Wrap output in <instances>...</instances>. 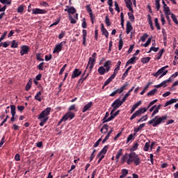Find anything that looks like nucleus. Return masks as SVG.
<instances>
[{"label": "nucleus", "mask_w": 178, "mask_h": 178, "mask_svg": "<svg viewBox=\"0 0 178 178\" xmlns=\"http://www.w3.org/2000/svg\"><path fill=\"white\" fill-rule=\"evenodd\" d=\"M49 113H51V107H47L38 115V120H40V126H41V127H44V124L48 122Z\"/></svg>", "instance_id": "obj_1"}, {"label": "nucleus", "mask_w": 178, "mask_h": 178, "mask_svg": "<svg viewBox=\"0 0 178 178\" xmlns=\"http://www.w3.org/2000/svg\"><path fill=\"white\" fill-rule=\"evenodd\" d=\"M166 120H168V115H165L161 117L156 115L148 122V124H152L153 127H156V126H159V124L165 123Z\"/></svg>", "instance_id": "obj_2"}, {"label": "nucleus", "mask_w": 178, "mask_h": 178, "mask_svg": "<svg viewBox=\"0 0 178 178\" xmlns=\"http://www.w3.org/2000/svg\"><path fill=\"white\" fill-rule=\"evenodd\" d=\"M133 162L135 163L136 166H138L141 163V159L138 156L136 152H131L129 154V158L127 161V165H131Z\"/></svg>", "instance_id": "obj_3"}, {"label": "nucleus", "mask_w": 178, "mask_h": 178, "mask_svg": "<svg viewBox=\"0 0 178 178\" xmlns=\"http://www.w3.org/2000/svg\"><path fill=\"white\" fill-rule=\"evenodd\" d=\"M147 112V108H140L138 110H137L130 118V120H133L134 119H136V118H139L141 115L143 113H145Z\"/></svg>", "instance_id": "obj_4"}, {"label": "nucleus", "mask_w": 178, "mask_h": 178, "mask_svg": "<svg viewBox=\"0 0 178 178\" xmlns=\"http://www.w3.org/2000/svg\"><path fill=\"white\" fill-rule=\"evenodd\" d=\"M122 105H123V102L120 99H116L113 103L111 104V106L113 108L112 109V112H115V111H116V109L120 108V106H122Z\"/></svg>", "instance_id": "obj_5"}, {"label": "nucleus", "mask_w": 178, "mask_h": 178, "mask_svg": "<svg viewBox=\"0 0 178 178\" xmlns=\"http://www.w3.org/2000/svg\"><path fill=\"white\" fill-rule=\"evenodd\" d=\"M166 74H168V70L164 71L163 68H161L155 74H153V76L154 77H158V76H159V79H162V77L166 76Z\"/></svg>", "instance_id": "obj_6"}, {"label": "nucleus", "mask_w": 178, "mask_h": 178, "mask_svg": "<svg viewBox=\"0 0 178 178\" xmlns=\"http://www.w3.org/2000/svg\"><path fill=\"white\" fill-rule=\"evenodd\" d=\"M64 44H66V41H63L60 44H56L53 51V54H59V52L62 51Z\"/></svg>", "instance_id": "obj_7"}, {"label": "nucleus", "mask_w": 178, "mask_h": 178, "mask_svg": "<svg viewBox=\"0 0 178 178\" xmlns=\"http://www.w3.org/2000/svg\"><path fill=\"white\" fill-rule=\"evenodd\" d=\"M47 11L41 8H33L32 9V15H45Z\"/></svg>", "instance_id": "obj_8"}, {"label": "nucleus", "mask_w": 178, "mask_h": 178, "mask_svg": "<svg viewBox=\"0 0 178 178\" xmlns=\"http://www.w3.org/2000/svg\"><path fill=\"white\" fill-rule=\"evenodd\" d=\"M29 49H30V47H29V46L22 45L21 47V51H20L21 56H24V55H27V54H29Z\"/></svg>", "instance_id": "obj_9"}, {"label": "nucleus", "mask_w": 178, "mask_h": 178, "mask_svg": "<svg viewBox=\"0 0 178 178\" xmlns=\"http://www.w3.org/2000/svg\"><path fill=\"white\" fill-rule=\"evenodd\" d=\"M74 113L70 112L69 111L68 113H67L64 116H63V119H65V122L66 120L70 119V120H72V119L74 118Z\"/></svg>", "instance_id": "obj_10"}, {"label": "nucleus", "mask_w": 178, "mask_h": 178, "mask_svg": "<svg viewBox=\"0 0 178 178\" xmlns=\"http://www.w3.org/2000/svg\"><path fill=\"white\" fill-rule=\"evenodd\" d=\"M101 31L102 33V35H105L106 38H109V32H108V30L105 29L104 24H101Z\"/></svg>", "instance_id": "obj_11"}, {"label": "nucleus", "mask_w": 178, "mask_h": 178, "mask_svg": "<svg viewBox=\"0 0 178 178\" xmlns=\"http://www.w3.org/2000/svg\"><path fill=\"white\" fill-rule=\"evenodd\" d=\"M137 60H138V58L134 56L132 58H131L129 60H128V61L126 63L125 67H127V66H129V65H134V63H136Z\"/></svg>", "instance_id": "obj_12"}, {"label": "nucleus", "mask_w": 178, "mask_h": 178, "mask_svg": "<svg viewBox=\"0 0 178 178\" xmlns=\"http://www.w3.org/2000/svg\"><path fill=\"white\" fill-rule=\"evenodd\" d=\"M126 27H127V29H126L127 34H130V33L133 30V26H131V23L130 22V21L127 22Z\"/></svg>", "instance_id": "obj_13"}, {"label": "nucleus", "mask_w": 178, "mask_h": 178, "mask_svg": "<svg viewBox=\"0 0 178 178\" xmlns=\"http://www.w3.org/2000/svg\"><path fill=\"white\" fill-rule=\"evenodd\" d=\"M91 106H92V102H90L89 103L86 104L82 109L83 113H86L87 111H90V108H91Z\"/></svg>", "instance_id": "obj_14"}, {"label": "nucleus", "mask_w": 178, "mask_h": 178, "mask_svg": "<svg viewBox=\"0 0 178 178\" xmlns=\"http://www.w3.org/2000/svg\"><path fill=\"white\" fill-rule=\"evenodd\" d=\"M81 74V71L79 69H75L72 74V79H76V77H79Z\"/></svg>", "instance_id": "obj_15"}, {"label": "nucleus", "mask_w": 178, "mask_h": 178, "mask_svg": "<svg viewBox=\"0 0 178 178\" xmlns=\"http://www.w3.org/2000/svg\"><path fill=\"white\" fill-rule=\"evenodd\" d=\"M65 12H67L69 15H74V13H76L77 10H76V8H74V7L72 6L68 8H65Z\"/></svg>", "instance_id": "obj_16"}, {"label": "nucleus", "mask_w": 178, "mask_h": 178, "mask_svg": "<svg viewBox=\"0 0 178 178\" xmlns=\"http://www.w3.org/2000/svg\"><path fill=\"white\" fill-rule=\"evenodd\" d=\"M86 73H87V70H85L83 74L81 75V78L79 80V83H81V84H83L86 80H87V76H86Z\"/></svg>", "instance_id": "obj_17"}, {"label": "nucleus", "mask_w": 178, "mask_h": 178, "mask_svg": "<svg viewBox=\"0 0 178 178\" xmlns=\"http://www.w3.org/2000/svg\"><path fill=\"white\" fill-rule=\"evenodd\" d=\"M97 61V60H95V58H92V57H90L88 62V65L86 66V70H87V69H88V66H90V65H95V62Z\"/></svg>", "instance_id": "obj_18"}, {"label": "nucleus", "mask_w": 178, "mask_h": 178, "mask_svg": "<svg viewBox=\"0 0 178 178\" xmlns=\"http://www.w3.org/2000/svg\"><path fill=\"white\" fill-rule=\"evenodd\" d=\"M178 99H171L168 102H167L164 104V108H166V106H169V105H172V104H176L177 102Z\"/></svg>", "instance_id": "obj_19"}, {"label": "nucleus", "mask_w": 178, "mask_h": 178, "mask_svg": "<svg viewBox=\"0 0 178 178\" xmlns=\"http://www.w3.org/2000/svg\"><path fill=\"white\" fill-rule=\"evenodd\" d=\"M31 86H33V79H30L26 85V87H25L26 91H30V88H31Z\"/></svg>", "instance_id": "obj_20"}, {"label": "nucleus", "mask_w": 178, "mask_h": 178, "mask_svg": "<svg viewBox=\"0 0 178 178\" xmlns=\"http://www.w3.org/2000/svg\"><path fill=\"white\" fill-rule=\"evenodd\" d=\"M97 72H98L99 74H100V76H104V74H105V73H106V70L103 66H101L98 68Z\"/></svg>", "instance_id": "obj_21"}, {"label": "nucleus", "mask_w": 178, "mask_h": 178, "mask_svg": "<svg viewBox=\"0 0 178 178\" xmlns=\"http://www.w3.org/2000/svg\"><path fill=\"white\" fill-rule=\"evenodd\" d=\"M41 95H42V93L41 92V91H39L35 96V101L41 102V101H42V97H41Z\"/></svg>", "instance_id": "obj_22"}, {"label": "nucleus", "mask_w": 178, "mask_h": 178, "mask_svg": "<svg viewBox=\"0 0 178 178\" xmlns=\"http://www.w3.org/2000/svg\"><path fill=\"white\" fill-rule=\"evenodd\" d=\"M108 127H109L108 124H104L100 130L101 133L106 134V133H108Z\"/></svg>", "instance_id": "obj_23"}, {"label": "nucleus", "mask_w": 178, "mask_h": 178, "mask_svg": "<svg viewBox=\"0 0 178 178\" xmlns=\"http://www.w3.org/2000/svg\"><path fill=\"white\" fill-rule=\"evenodd\" d=\"M140 105H141V101L138 102L135 104L133 105L131 109V113H133Z\"/></svg>", "instance_id": "obj_24"}, {"label": "nucleus", "mask_w": 178, "mask_h": 178, "mask_svg": "<svg viewBox=\"0 0 178 178\" xmlns=\"http://www.w3.org/2000/svg\"><path fill=\"white\" fill-rule=\"evenodd\" d=\"M120 41H119V46H118V50L122 51V49L123 48V40L122 39V34L119 35Z\"/></svg>", "instance_id": "obj_25"}, {"label": "nucleus", "mask_w": 178, "mask_h": 178, "mask_svg": "<svg viewBox=\"0 0 178 178\" xmlns=\"http://www.w3.org/2000/svg\"><path fill=\"white\" fill-rule=\"evenodd\" d=\"M130 154H126L122 157L121 162L122 163H124L127 161H129V158H130Z\"/></svg>", "instance_id": "obj_26"}, {"label": "nucleus", "mask_w": 178, "mask_h": 178, "mask_svg": "<svg viewBox=\"0 0 178 178\" xmlns=\"http://www.w3.org/2000/svg\"><path fill=\"white\" fill-rule=\"evenodd\" d=\"M115 116L111 110V116L108 118H107L106 120L103 121V123H106V122H111V120H113V119H115Z\"/></svg>", "instance_id": "obj_27"}, {"label": "nucleus", "mask_w": 178, "mask_h": 178, "mask_svg": "<svg viewBox=\"0 0 178 178\" xmlns=\"http://www.w3.org/2000/svg\"><path fill=\"white\" fill-rule=\"evenodd\" d=\"M86 8L88 13H89L90 17H92V10L91 9V7H90V5H87Z\"/></svg>", "instance_id": "obj_28"}, {"label": "nucleus", "mask_w": 178, "mask_h": 178, "mask_svg": "<svg viewBox=\"0 0 178 178\" xmlns=\"http://www.w3.org/2000/svg\"><path fill=\"white\" fill-rule=\"evenodd\" d=\"M163 52H165V49H162L161 50L159 51V52L157 54L156 59L157 60H159L162 58V56L163 55Z\"/></svg>", "instance_id": "obj_29"}, {"label": "nucleus", "mask_w": 178, "mask_h": 178, "mask_svg": "<svg viewBox=\"0 0 178 178\" xmlns=\"http://www.w3.org/2000/svg\"><path fill=\"white\" fill-rule=\"evenodd\" d=\"M149 147H150V142L149 141L145 144V146L143 147V151H145V152L149 151Z\"/></svg>", "instance_id": "obj_30"}, {"label": "nucleus", "mask_w": 178, "mask_h": 178, "mask_svg": "<svg viewBox=\"0 0 178 178\" xmlns=\"http://www.w3.org/2000/svg\"><path fill=\"white\" fill-rule=\"evenodd\" d=\"M155 6H156V9L158 12V10H159V9H161V0H155Z\"/></svg>", "instance_id": "obj_31"}, {"label": "nucleus", "mask_w": 178, "mask_h": 178, "mask_svg": "<svg viewBox=\"0 0 178 178\" xmlns=\"http://www.w3.org/2000/svg\"><path fill=\"white\" fill-rule=\"evenodd\" d=\"M151 60V57H145L141 58L140 62H142V63H148V62H149Z\"/></svg>", "instance_id": "obj_32"}, {"label": "nucleus", "mask_w": 178, "mask_h": 178, "mask_svg": "<svg viewBox=\"0 0 178 178\" xmlns=\"http://www.w3.org/2000/svg\"><path fill=\"white\" fill-rule=\"evenodd\" d=\"M12 48H17L19 47V42H17L15 40H13L11 42V46Z\"/></svg>", "instance_id": "obj_33"}, {"label": "nucleus", "mask_w": 178, "mask_h": 178, "mask_svg": "<svg viewBox=\"0 0 178 178\" xmlns=\"http://www.w3.org/2000/svg\"><path fill=\"white\" fill-rule=\"evenodd\" d=\"M108 145L104 146V148L99 152V153L102 155H105V154H106V152H108Z\"/></svg>", "instance_id": "obj_34"}, {"label": "nucleus", "mask_w": 178, "mask_h": 178, "mask_svg": "<svg viewBox=\"0 0 178 178\" xmlns=\"http://www.w3.org/2000/svg\"><path fill=\"white\" fill-rule=\"evenodd\" d=\"M10 109H11V115H16V106L11 105L10 106Z\"/></svg>", "instance_id": "obj_35"}, {"label": "nucleus", "mask_w": 178, "mask_h": 178, "mask_svg": "<svg viewBox=\"0 0 178 178\" xmlns=\"http://www.w3.org/2000/svg\"><path fill=\"white\" fill-rule=\"evenodd\" d=\"M105 23L107 27H109L112 24V23H111V19H109V17H108V15L106 16Z\"/></svg>", "instance_id": "obj_36"}, {"label": "nucleus", "mask_w": 178, "mask_h": 178, "mask_svg": "<svg viewBox=\"0 0 178 178\" xmlns=\"http://www.w3.org/2000/svg\"><path fill=\"white\" fill-rule=\"evenodd\" d=\"M122 151H123L122 149H120L118 150V153H117V154H116V156H115V158H116V159H117V162L119 161V158H120V156H121L122 154Z\"/></svg>", "instance_id": "obj_37"}, {"label": "nucleus", "mask_w": 178, "mask_h": 178, "mask_svg": "<svg viewBox=\"0 0 178 178\" xmlns=\"http://www.w3.org/2000/svg\"><path fill=\"white\" fill-rule=\"evenodd\" d=\"M156 91H158V90L156 88L152 90L151 91L147 92V97H151L152 95H155V93L156 92Z\"/></svg>", "instance_id": "obj_38"}, {"label": "nucleus", "mask_w": 178, "mask_h": 178, "mask_svg": "<svg viewBox=\"0 0 178 178\" xmlns=\"http://www.w3.org/2000/svg\"><path fill=\"white\" fill-rule=\"evenodd\" d=\"M0 2L3 3V5H10L12 0H0Z\"/></svg>", "instance_id": "obj_39"}, {"label": "nucleus", "mask_w": 178, "mask_h": 178, "mask_svg": "<svg viewBox=\"0 0 178 178\" xmlns=\"http://www.w3.org/2000/svg\"><path fill=\"white\" fill-rule=\"evenodd\" d=\"M148 119V115H143V117H141L138 120V123H140V122H145Z\"/></svg>", "instance_id": "obj_40"}, {"label": "nucleus", "mask_w": 178, "mask_h": 178, "mask_svg": "<svg viewBox=\"0 0 178 178\" xmlns=\"http://www.w3.org/2000/svg\"><path fill=\"white\" fill-rule=\"evenodd\" d=\"M128 16L129 20L133 23L134 22L135 18H134V15H133V13H128Z\"/></svg>", "instance_id": "obj_41"}, {"label": "nucleus", "mask_w": 178, "mask_h": 178, "mask_svg": "<svg viewBox=\"0 0 178 178\" xmlns=\"http://www.w3.org/2000/svg\"><path fill=\"white\" fill-rule=\"evenodd\" d=\"M24 12V6L21 5L17 8V13H23Z\"/></svg>", "instance_id": "obj_42"}, {"label": "nucleus", "mask_w": 178, "mask_h": 178, "mask_svg": "<svg viewBox=\"0 0 178 178\" xmlns=\"http://www.w3.org/2000/svg\"><path fill=\"white\" fill-rule=\"evenodd\" d=\"M163 12L165 15H172V12H170V8L169 7L164 9Z\"/></svg>", "instance_id": "obj_43"}, {"label": "nucleus", "mask_w": 178, "mask_h": 178, "mask_svg": "<svg viewBox=\"0 0 178 178\" xmlns=\"http://www.w3.org/2000/svg\"><path fill=\"white\" fill-rule=\"evenodd\" d=\"M171 18L172 19V21L174 22V23H175V24H177V26L178 20H177V17H176V15L174 14H171Z\"/></svg>", "instance_id": "obj_44"}, {"label": "nucleus", "mask_w": 178, "mask_h": 178, "mask_svg": "<svg viewBox=\"0 0 178 178\" xmlns=\"http://www.w3.org/2000/svg\"><path fill=\"white\" fill-rule=\"evenodd\" d=\"M148 38V34L145 33L143 35L140 37V40L142 42H145V40Z\"/></svg>", "instance_id": "obj_45"}, {"label": "nucleus", "mask_w": 178, "mask_h": 178, "mask_svg": "<svg viewBox=\"0 0 178 178\" xmlns=\"http://www.w3.org/2000/svg\"><path fill=\"white\" fill-rule=\"evenodd\" d=\"M154 23L157 30H161V26L159 25V22H158V18L154 19Z\"/></svg>", "instance_id": "obj_46"}, {"label": "nucleus", "mask_w": 178, "mask_h": 178, "mask_svg": "<svg viewBox=\"0 0 178 178\" xmlns=\"http://www.w3.org/2000/svg\"><path fill=\"white\" fill-rule=\"evenodd\" d=\"M115 3V10L118 11V13H120V8L119 7V4L118 3V1H114Z\"/></svg>", "instance_id": "obj_47"}, {"label": "nucleus", "mask_w": 178, "mask_h": 178, "mask_svg": "<svg viewBox=\"0 0 178 178\" xmlns=\"http://www.w3.org/2000/svg\"><path fill=\"white\" fill-rule=\"evenodd\" d=\"M129 97H130V94L129 93H126L124 95V96L123 97L122 99L121 100L123 104H124V102H126V100L127 99V98H129Z\"/></svg>", "instance_id": "obj_48"}, {"label": "nucleus", "mask_w": 178, "mask_h": 178, "mask_svg": "<svg viewBox=\"0 0 178 178\" xmlns=\"http://www.w3.org/2000/svg\"><path fill=\"white\" fill-rule=\"evenodd\" d=\"M111 65H112V61L107 60L106 63H104V67H109Z\"/></svg>", "instance_id": "obj_49"}, {"label": "nucleus", "mask_w": 178, "mask_h": 178, "mask_svg": "<svg viewBox=\"0 0 178 178\" xmlns=\"http://www.w3.org/2000/svg\"><path fill=\"white\" fill-rule=\"evenodd\" d=\"M132 6H133V4H128L127 6V9H129V10L131 12V13H134V10H133Z\"/></svg>", "instance_id": "obj_50"}, {"label": "nucleus", "mask_w": 178, "mask_h": 178, "mask_svg": "<svg viewBox=\"0 0 178 178\" xmlns=\"http://www.w3.org/2000/svg\"><path fill=\"white\" fill-rule=\"evenodd\" d=\"M44 65H45V63H40L38 65V68L40 70H44Z\"/></svg>", "instance_id": "obj_51"}, {"label": "nucleus", "mask_w": 178, "mask_h": 178, "mask_svg": "<svg viewBox=\"0 0 178 178\" xmlns=\"http://www.w3.org/2000/svg\"><path fill=\"white\" fill-rule=\"evenodd\" d=\"M156 102H158V99H154V100L152 101V102L149 104V105H148V106H147V109H148L149 108H151V106H152V105H154V104H156Z\"/></svg>", "instance_id": "obj_52"}, {"label": "nucleus", "mask_w": 178, "mask_h": 178, "mask_svg": "<svg viewBox=\"0 0 178 178\" xmlns=\"http://www.w3.org/2000/svg\"><path fill=\"white\" fill-rule=\"evenodd\" d=\"M69 17H70V23L72 24H76V19H74V18H73V17H72V15H70Z\"/></svg>", "instance_id": "obj_53"}, {"label": "nucleus", "mask_w": 178, "mask_h": 178, "mask_svg": "<svg viewBox=\"0 0 178 178\" xmlns=\"http://www.w3.org/2000/svg\"><path fill=\"white\" fill-rule=\"evenodd\" d=\"M161 19L162 25L164 26V24L166 23V21L165 20V16L163 15V14H161Z\"/></svg>", "instance_id": "obj_54"}, {"label": "nucleus", "mask_w": 178, "mask_h": 178, "mask_svg": "<svg viewBox=\"0 0 178 178\" xmlns=\"http://www.w3.org/2000/svg\"><path fill=\"white\" fill-rule=\"evenodd\" d=\"M81 26L83 29H87V22H86V18H83Z\"/></svg>", "instance_id": "obj_55"}, {"label": "nucleus", "mask_w": 178, "mask_h": 178, "mask_svg": "<svg viewBox=\"0 0 178 178\" xmlns=\"http://www.w3.org/2000/svg\"><path fill=\"white\" fill-rule=\"evenodd\" d=\"M137 148H138V143H135L134 144L133 147H131V150L136 151V149H137Z\"/></svg>", "instance_id": "obj_56"}, {"label": "nucleus", "mask_w": 178, "mask_h": 178, "mask_svg": "<svg viewBox=\"0 0 178 178\" xmlns=\"http://www.w3.org/2000/svg\"><path fill=\"white\" fill-rule=\"evenodd\" d=\"M122 174L126 177V175H129V170L127 169H122Z\"/></svg>", "instance_id": "obj_57"}, {"label": "nucleus", "mask_w": 178, "mask_h": 178, "mask_svg": "<svg viewBox=\"0 0 178 178\" xmlns=\"http://www.w3.org/2000/svg\"><path fill=\"white\" fill-rule=\"evenodd\" d=\"M150 51H153L154 52H158L159 51V47H151Z\"/></svg>", "instance_id": "obj_58"}, {"label": "nucleus", "mask_w": 178, "mask_h": 178, "mask_svg": "<svg viewBox=\"0 0 178 178\" xmlns=\"http://www.w3.org/2000/svg\"><path fill=\"white\" fill-rule=\"evenodd\" d=\"M51 59H52V55H49V56H45L44 57V60H46V62H49V60H51Z\"/></svg>", "instance_id": "obj_59"}, {"label": "nucleus", "mask_w": 178, "mask_h": 178, "mask_svg": "<svg viewBox=\"0 0 178 178\" xmlns=\"http://www.w3.org/2000/svg\"><path fill=\"white\" fill-rule=\"evenodd\" d=\"M36 59L37 60L44 61L43 58H41V54H36Z\"/></svg>", "instance_id": "obj_60"}, {"label": "nucleus", "mask_w": 178, "mask_h": 178, "mask_svg": "<svg viewBox=\"0 0 178 178\" xmlns=\"http://www.w3.org/2000/svg\"><path fill=\"white\" fill-rule=\"evenodd\" d=\"M66 33L62 31L59 35H58V38L59 40H62V38H63V37H65Z\"/></svg>", "instance_id": "obj_61"}, {"label": "nucleus", "mask_w": 178, "mask_h": 178, "mask_svg": "<svg viewBox=\"0 0 178 178\" xmlns=\"http://www.w3.org/2000/svg\"><path fill=\"white\" fill-rule=\"evenodd\" d=\"M131 140H133V134H131L127 137V143H130V141H131Z\"/></svg>", "instance_id": "obj_62"}, {"label": "nucleus", "mask_w": 178, "mask_h": 178, "mask_svg": "<svg viewBox=\"0 0 178 178\" xmlns=\"http://www.w3.org/2000/svg\"><path fill=\"white\" fill-rule=\"evenodd\" d=\"M17 110L19 112H23L24 111V106H17Z\"/></svg>", "instance_id": "obj_63"}, {"label": "nucleus", "mask_w": 178, "mask_h": 178, "mask_svg": "<svg viewBox=\"0 0 178 178\" xmlns=\"http://www.w3.org/2000/svg\"><path fill=\"white\" fill-rule=\"evenodd\" d=\"M36 147H38V148H42V141L38 142L36 143Z\"/></svg>", "instance_id": "obj_64"}]
</instances>
